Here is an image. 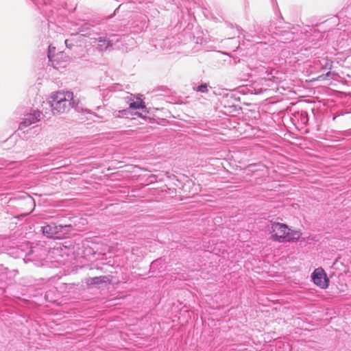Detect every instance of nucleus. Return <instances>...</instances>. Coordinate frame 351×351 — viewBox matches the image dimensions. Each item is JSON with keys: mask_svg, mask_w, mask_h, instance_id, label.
Returning <instances> with one entry per match:
<instances>
[{"mask_svg": "<svg viewBox=\"0 0 351 351\" xmlns=\"http://www.w3.org/2000/svg\"><path fill=\"white\" fill-rule=\"evenodd\" d=\"M55 49H56L55 47H51V46H49V49H48V54H47L49 60V62H51V65L53 67H56V64H55L56 60H54Z\"/></svg>", "mask_w": 351, "mask_h": 351, "instance_id": "nucleus-13", "label": "nucleus"}, {"mask_svg": "<svg viewBox=\"0 0 351 351\" xmlns=\"http://www.w3.org/2000/svg\"><path fill=\"white\" fill-rule=\"evenodd\" d=\"M262 32H263L262 36H264V34H267V30L264 31L263 29H262L260 31V32L258 34H261Z\"/></svg>", "mask_w": 351, "mask_h": 351, "instance_id": "nucleus-19", "label": "nucleus"}, {"mask_svg": "<svg viewBox=\"0 0 351 351\" xmlns=\"http://www.w3.org/2000/svg\"><path fill=\"white\" fill-rule=\"evenodd\" d=\"M72 92H57L53 93L49 101V106L53 114L64 113L74 107Z\"/></svg>", "mask_w": 351, "mask_h": 351, "instance_id": "nucleus-3", "label": "nucleus"}, {"mask_svg": "<svg viewBox=\"0 0 351 351\" xmlns=\"http://www.w3.org/2000/svg\"><path fill=\"white\" fill-rule=\"evenodd\" d=\"M330 72H328V73H326V76L330 75Z\"/></svg>", "mask_w": 351, "mask_h": 351, "instance_id": "nucleus-23", "label": "nucleus"}, {"mask_svg": "<svg viewBox=\"0 0 351 351\" xmlns=\"http://www.w3.org/2000/svg\"><path fill=\"white\" fill-rule=\"evenodd\" d=\"M156 263H157V261L152 262V265H151V267H154V265L156 264Z\"/></svg>", "mask_w": 351, "mask_h": 351, "instance_id": "nucleus-22", "label": "nucleus"}, {"mask_svg": "<svg viewBox=\"0 0 351 351\" xmlns=\"http://www.w3.org/2000/svg\"><path fill=\"white\" fill-rule=\"evenodd\" d=\"M28 200H29L30 202H32V199H30L29 197L28 198Z\"/></svg>", "mask_w": 351, "mask_h": 351, "instance_id": "nucleus-24", "label": "nucleus"}, {"mask_svg": "<svg viewBox=\"0 0 351 351\" xmlns=\"http://www.w3.org/2000/svg\"><path fill=\"white\" fill-rule=\"evenodd\" d=\"M29 145V143H27V141H25L23 140H21L19 141V145H21V147H27Z\"/></svg>", "mask_w": 351, "mask_h": 351, "instance_id": "nucleus-18", "label": "nucleus"}, {"mask_svg": "<svg viewBox=\"0 0 351 351\" xmlns=\"http://www.w3.org/2000/svg\"><path fill=\"white\" fill-rule=\"evenodd\" d=\"M130 114L129 109H123L121 110H116L114 112L113 115L115 117H128Z\"/></svg>", "mask_w": 351, "mask_h": 351, "instance_id": "nucleus-14", "label": "nucleus"}, {"mask_svg": "<svg viewBox=\"0 0 351 351\" xmlns=\"http://www.w3.org/2000/svg\"><path fill=\"white\" fill-rule=\"evenodd\" d=\"M37 247H29L27 244L25 245H21L20 247H17L14 250L16 251V252L18 254L17 256H22L23 254H25V256H29V258H24V261L27 262V261H32L33 259L31 258V256H33V254L36 252V250H37Z\"/></svg>", "mask_w": 351, "mask_h": 351, "instance_id": "nucleus-7", "label": "nucleus"}, {"mask_svg": "<svg viewBox=\"0 0 351 351\" xmlns=\"http://www.w3.org/2000/svg\"><path fill=\"white\" fill-rule=\"evenodd\" d=\"M125 101L129 105L130 109L138 110L145 108V104L139 97L136 98L135 101L134 99V95L130 94V96L125 97Z\"/></svg>", "mask_w": 351, "mask_h": 351, "instance_id": "nucleus-8", "label": "nucleus"}, {"mask_svg": "<svg viewBox=\"0 0 351 351\" xmlns=\"http://www.w3.org/2000/svg\"><path fill=\"white\" fill-rule=\"evenodd\" d=\"M120 6H121V5H119V7H118L115 10H114L113 15H116V14H117V12H118V10H119V9Z\"/></svg>", "mask_w": 351, "mask_h": 351, "instance_id": "nucleus-21", "label": "nucleus"}, {"mask_svg": "<svg viewBox=\"0 0 351 351\" xmlns=\"http://www.w3.org/2000/svg\"><path fill=\"white\" fill-rule=\"evenodd\" d=\"M112 46V40L106 37H99L97 40V49L100 51L108 50Z\"/></svg>", "mask_w": 351, "mask_h": 351, "instance_id": "nucleus-9", "label": "nucleus"}, {"mask_svg": "<svg viewBox=\"0 0 351 351\" xmlns=\"http://www.w3.org/2000/svg\"><path fill=\"white\" fill-rule=\"evenodd\" d=\"M42 112L39 110H33L32 112L27 113L23 121L20 123L19 129L23 130L32 123L38 121L40 119Z\"/></svg>", "mask_w": 351, "mask_h": 351, "instance_id": "nucleus-6", "label": "nucleus"}, {"mask_svg": "<svg viewBox=\"0 0 351 351\" xmlns=\"http://www.w3.org/2000/svg\"><path fill=\"white\" fill-rule=\"evenodd\" d=\"M65 45L66 46L67 48H72V47L74 45L72 43V41L69 39H66L65 40Z\"/></svg>", "mask_w": 351, "mask_h": 351, "instance_id": "nucleus-17", "label": "nucleus"}, {"mask_svg": "<svg viewBox=\"0 0 351 351\" xmlns=\"http://www.w3.org/2000/svg\"><path fill=\"white\" fill-rule=\"evenodd\" d=\"M82 241L73 243L71 241L65 242L63 247L53 249V253L61 256L56 261L60 264H66L72 259H77L84 256V250Z\"/></svg>", "mask_w": 351, "mask_h": 351, "instance_id": "nucleus-2", "label": "nucleus"}, {"mask_svg": "<svg viewBox=\"0 0 351 351\" xmlns=\"http://www.w3.org/2000/svg\"><path fill=\"white\" fill-rule=\"evenodd\" d=\"M193 89L197 92L206 93L208 92V85L207 84H202Z\"/></svg>", "mask_w": 351, "mask_h": 351, "instance_id": "nucleus-15", "label": "nucleus"}, {"mask_svg": "<svg viewBox=\"0 0 351 351\" xmlns=\"http://www.w3.org/2000/svg\"><path fill=\"white\" fill-rule=\"evenodd\" d=\"M107 280H108L107 276H101L87 278L86 283L88 285H100L103 283H106Z\"/></svg>", "mask_w": 351, "mask_h": 351, "instance_id": "nucleus-11", "label": "nucleus"}, {"mask_svg": "<svg viewBox=\"0 0 351 351\" xmlns=\"http://www.w3.org/2000/svg\"><path fill=\"white\" fill-rule=\"evenodd\" d=\"M295 119H298L302 125H307L308 122V114L306 111L302 110L297 112L294 114Z\"/></svg>", "mask_w": 351, "mask_h": 351, "instance_id": "nucleus-12", "label": "nucleus"}, {"mask_svg": "<svg viewBox=\"0 0 351 351\" xmlns=\"http://www.w3.org/2000/svg\"><path fill=\"white\" fill-rule=\"evenodd\" d=\"M269 230L271 239L280 243L298 241L302 235L300 231L291 230L287 224L279 222L271 221Z\"/></svg>", "mask_w": 351, "mask_h": 351, "instance_id": "nucleus-1", "label": "nucleus"}, {"mask_svg": "<svg viewBox=\"0 0 351 351\" xmlns=\"http://www.w3.org/2000/svg\"><path fill=\"white\" fill-rule=\"evenodd\" d=\"M34 3L38 5L40 4L47 5L50 4L49 0H32Z\"/></svg>", "mask_w": 351, "mask_h": 351, "instance_id": "nucleus-16", "label": "nucleus"}, {"mask_svg": "<svg viewBox=\"0 0 351 351\" xmlns=\"http://www.w3.org/2000/svg\"><path fill=\"white\" fill-rule=\"evenodd\" d=\"M311 279L315 285L322 289H326L328 286L329 279L322 267L315 269L313 271L311 274Z\"/></svg>", "mask_w": 351, "mask_h": 351, "instance_id": "nucleus-5", "label": "nucleus"}, {"mask_svg": "<svg viewBox=\"0 0 351 351\" xmlns=\"http://www.w3.org/2000/svg\"><path fill=\"white\" fill-rule=\"evenodd\" d=\"M73 230L71 224L62 223L61 221L50 222L42 226L43 235L54 239H62L68 237Z\"/></svg>", "mask_w": 351, "mask_h": 351, "instance_id": "nucleus-4", "label": "nucleus"}, {"mask_svg": "<svg viewBox=\"0 0 351 351\" xmlns=\"http://www.w3.org/2000/svg\"><path fill=\"white\" fill-rule=\"evenodd\" d=\"M112 17V15H110L108 16V19H111Z\"/></svg>", "mask_w": 351, "mask_h": 351, "instance_id": "nucleus-25", "label": "nucleus"}, {"mask_svg": "<svg viewBox=\"0 0 351 351\" xmlns=\"http://www.w3.org/2000/svg\"><path fill=\"white\" fill-rule=\"evenodd\" d=\"M273 33L277 36L285 37L282 40L283 43H289L294 39V34L289 31L276 29Z\"/></svg>", "mask_w": 351, "mask_h": 351, "instance_id": "nucleus-10", "label": "nucleus"}, {"mask_svg": "<svg viewBox=\"0 0 351 351\" xmlns=\"http://www.w3.org/2000/svg\"><path fill=\"white\" fill-rule=\"evenodd\" d=\"M3 244H2V242H1V241H0V253H1V252H3Z\"/></svg>", "mask_w": 351, "mask_h": 351, "instance_id": "nucleus-20", "label": "nucleus"}]
</instances>
